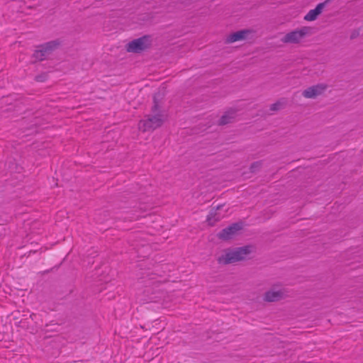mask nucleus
<instances>
[{"label":"nucleus","instance_id":"obj_15","mask_svg":"<svg viewBox=\"0 0 363 363\" xmlns=\"http://www.w3.org/2000/svg\"><path fill=\"white\" fill-rule=\"evenodd\" d=\"M221 207H222V206H219L217 207V209L219 210Z\"/></svg>","mask_w":363,"mask_h":363},{"label":"nucleus","instance_id":"obj_11","mask_svg":"<svg viewBox=\"0 0 363 363\" xmlns=\"http://www.w3.org/2000/svg\"><path fill=\"white\" fill-rule=\"evenodd\" d=\"M235 111L234 110H230L225 112V114L220 118L219 123L220 125H225L229 123L233 118H235Z\"/></svg>","mask_w":363,"mask_h":363},{"label":"nucleus","instance_id":"obj_3","mask_svg":"<svg viewBox=\"0 0 363 363\" xmlns=\"http://www.w3.org/2000/svg\"><path fill=\"white\" fill-rule=\"evenodd\" d=\"M157 105L155 104L152 108V111L155 113V115L150 116L147 119L140 121L138 128L140 130L143 132L152 131L162 125L164 122L163 115L157 113Z\"/></svg>","mask_w":363,"mask_h":363},{"label":"nucleus","instance_id":"obj_2","mask_svg":"<svg viewBox=\"0 0 363 363\" xmlns=\"http://www.w3.org/2000/svg\"><path fill=\"white\" fill-rule=\"evenodd\" d=\"M313 33V28L310 26H302L285 34L281 39L283 43L298 44L307 36Z\"/></svg>","mask_w":363,"mask_h":363},{"label":"nucleus","instance_id":"obj_12","mask_svg":"<svg viewBox=\"0 0 363 363\" xmlns=\"http://www.w3.org/2000/svg\"><path fill=\"white\" fill-rule=\"evenodd\" d=\"M222 216H217L216 212H211L208 216V221L210 225H213L215 222L219 220Z\"/></svg>","mask_w":363,"mask_h":363},{"label":"nucleus","instance_id":"obj_7","mask_svg":"<svg viewBox=\"0 0 363 363\" xmlns=\"http://www.w3.org/2000/svg\"><path fill=\"white\" fill-rule=\"evenodd\" d=\"M328 86L325 84H318L308 87L303 91L302 95L306 99H315L321 95L327 89Z\"/></svg>","mask_w":363,"mask_h":363},{"label":"nucleus","instance_id":"obj_5","mask_svg":"<svg viewBox=\"0 0 363 363\" xmlns=\"http://www.w3.org/2000/svg\"><path fill=\"white\" fill-rule=\"evenodd\" d=\"M150 45V38L149 36H143L135 39L128 44L127 50L132 52H139Z\"/></svg>","mask_w":363,"mask_h":363},{"label":"nucleus","instance_id":"obj_8","mask_svg":"<svg viewBox=\"0 0 363 363\" xmlns=\"http://www.w3.org/2000/svg\"><path fill=\"white\" fill-rule=\"evenodd\" d=\"M240 230L241 225L238 223H234L232 225L224 228L218 234V236L220 239L222 240H230L233 238Z\"/></svg>","mask_w":363,"mask_h":363},{"label":"nucleus","instance_id":"obj_16","mask_svg":"<svg viewBox=\"0 0 363 363\" xmlns=\"http://www.w3.org/2000/svg\"><path fill=\"white\" fill-rule=\"evenodd\" d=\"M218 209H216V211H214L213 212H216V211H218Z\"/></svg>","mask_w":363,"mask_h":363},{"label":"nucleus","instance_id":"obj_9","mask_svg":"<svg viewBox=\"0 0 363 363\" xmlns=\"http://www.w3.org/2000/svg\"><path fill=\"white\" fill-rule=\"evenodd\" d=\"M250 33V30H241L233 33L230 34L227 38L226 42L228 43H232L236 41L242 40L245 39L247 35Z\"/></svg>","mask_w":363,"mask_h":363},{"label":"nucleus","instance_id":"obj_14","mask_svg":"<svg viewBox=\"0 0 363 363\" xmlns=\"http://www.w3.org/2000/svg\"><path fill=\"white\" fill-rule=\"evenodd\" d=\"M260 164L259 162H255L252 164L251 169L253 172L255 168L259 167Z\"/></svg>","mask_w":363,"mask_h":363},{"label":"nucleus","instance_id":"obj_4","mask_svg":"<svg viewBox=\"0 0 363 363\" xmlns=\"http://www.w3.org/2000/svg\"><path fill=\"white\" fill-rule=\"evenodd\" d=\"M60 45L57 40L48 42L38 47L34 53V57L38 60H43L48 55L55 50Z\"/></svg>","mask_w":363,"mask_h":363},{"label":"nucleus","instance_id":"obj_13","mask_svg":"<svg viewBox=\"0 0 363 363\" xmlns=\"http://www.w3.org/2000/svg\"><path fill=\"white\" fill-rule=\"evenodd\" d=\"M281 104L280 102L275 103L272 104L270 107L271 111H277L279 110L281 107Z\"/></svg>","mask_w":363,"mask_h":363},{"label":"nucleus","instance_id":"obj_10","mask_svg":"<svg viewBox=\"0 0 363 363\" xmlns=\"http://www.w3.org/2000/svg\"><path fill=\"white\" fill-rule=\"evenodd\" d=\"M324 6V3L318 4L314 9H311L308 12V13L304 16V20L307 21H315L321 13Z\"/></svg>","mask_w":363,"mask_h":363},{"label":"nucleus","instance_id":"obj_6","mask_svg":"<svg viewBox=\"0 0 363 363\" xmlns=\"http://www.w3.org/2000/svg\"><path fill=\"white\" fill-rule=\"evenodd\" d=\"M285 289L280 286H274L267 291L264 296V300L267 302L278 301L286 297Z\"/></svg>","mask_w":363,"mask_h":363},{"label":"nucleus","instance_id":"obj_1","mask_svg":"<svg viewBox=\"0 0 363 363\" xmlns=\"http://www.w3.org/2000/svg\"><path fill=\"white\" fill-rule=\"evenodd\" d=\"M250 252V250L248 247L229 250L220 255L218 261L219 263L223 264L234 263L245 259Z\"/></svg>","mask_w":363,"mask_h":363}]
</instances>
